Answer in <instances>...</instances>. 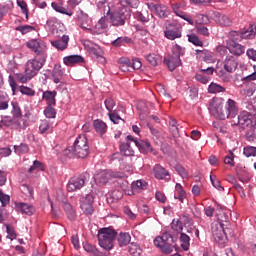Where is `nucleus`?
Masks as SVG:
<instances>
[{"label": "nucleus", "instance_id": "1", "mask_svg": "<svg viewBox=\"0 0 256 256\" xmlns=\"http://www.w3.org/2000/svg\"><path fill=\"white\" fill-rule=\"evenodd\" d=\"M209 111L211 115L225 121V119H233L239 114V107H237V102L233 99H228L223 108V98H213L210 101Z\"/></svg>", "mask_w": 256, "mask_h": 256}, {"label": "nucleus", "instance_id": "2", "mask_svg": "<svg viewBox=\"0 0 256 256\" xmlns=\"http://www.w3.org/2000/svg\"><path fill=\"white\" fill-rule=\"evenodd\" d=\"M246 111H242L238 114L237 122L232 124L238 127L240 131H245L250 127L256 125V107L253 104L246 105Z\"/></svg>", "mask_w": 256, "mask_h": 256}, {"label": "nucleus", "instance_id": "3", "mask_svg": "<svg viewBox=\"0 0 256 256\" xmlns=\"http://www.w3.org/2000/svg\"><path fill=\"white\" fill-rule=\"evenodd\" d=\"M98 243L105 251H111L115 246V237H117V231L112 228H101L98 232Z\"/></svg>", "mask_w": 256, "mask_h": 256}, {"label": "nucleus", "instance_id": "4", "mask_svg": "<svg viewBox=\"0 0 256 256\" xmlns=\"http://www.w3.org/2000/svg\"><path fill=\"white\" fill-rule=\"evenodd\" d=\"M185 55V48L176 44L172 47V54L164 58V65H166L169 71H173L176 67H181V57Z\"/></svg>", "mask_w": 256, "mask_h": 256}, {"label": "nucleus", "instance_id": "5", "mask_svg": "<svg viewBox=\"0 0 256 256\" xmlns=\"http://www.w3.org/2000/svg\"><path fill=\"white\" fill-rule=\"evenodd\" d=\"M174 243L175 239L169 232H164L162 236H158L154 239L155 247L161 249L162 253H165V255L173 253V249L175 248Z\"/></svg>", "mask_w": 256, "mask_h": 256}, {"label": "nucleus", "instance_id": "6", "mask_svg": "<svg viewBox=\"0 0 256 256\" xmlns=\"http://www.w3.org/2000/svg\"><path fill=\"white\" fill-rule=\"evenodd\" d=\"M170 9L176 17H180V19L187 21L189 25H195L193 17L185 12L187 9V3L185 1L171 2Z\"/></svg>", "mask_w": 256, "mask_h": 256}, {"label": "nucleus", "instance_id": "7", "mask_svg": "<svg viewBox=\"0 0 256 256\" xmlns=\"http://www.w3.org/2000/svg\"><path fill=\"white\" fill-rule=\"evenodd\" d=\"M74 153L79 159H85L89 155V142L85 134L79 135L74 142Z\"/></svg>", "mask_w": 256, "mask_h": 256}, {"label": "nucleus", "instance_id": "8", "mask_svg": "<svg viewBox=\"0 0 256 256\" xmlns=\"http://www.w3.org/2000/svg\"><path fill=\"white\" fill-rule=\"evenodd\" d=\"M46 61L47 58H41L39 56H35L33 59L28 60L25 66L26 73L32 78L35 77L37 73L43 69Z\"/></svg>", "mask_w": 256, "mask_h": 256}, {"label": "nucleus", "instance_id": "9", "mask_svg": "<svg viewBox=\"0 0 256 256\" xmlns=\"http://www.w3.org/2000/svg\"><path fill=\"white\" fill-rule=\"evenodd\" d=\"M125 173L123 172H113L112 170H102L95 175L94 179L98 185H107L109 179H123Z\"/></svg>", "mask_w": 256, "mask_h": 256}, {"label": "nucleus", "instance_id": "10", "mask_svg": "<svg viewBox=\"0 0 256 256\" xmlns=\"http://www.w3.org/2000/svg\"><path fill=\"white\" fill-rule=\"evenodd\" d=\"M131 17V11L126 8L118 7L116 11H114L110 15V21L114 27H121L125 25V21Z\"/></svg>", "mask_w": 256, "mask_h": 256}, {"label": "nucleus", "instance_id": "11", "mask_svg": "<svg viewBox=\"0 0 256 256\" xmlns=\"http://www.w3.org/2000/svg\"><path fill=\"white\" fill-rule=\"evenodd\" d=\"M89 177L90 175L87 172H84L79 176H73L70 178L67 184V191L73 193V191H79V189H83V187H85V183L89 181Z\"/></svg>", "mask_w": 256, "mask_h": 256}, {"label": "nucleus", "instance_id": "12", "mask_svg": "<svg viewBox=\"0 0 256 256\" xmlns=\"http://www.w3.org/2000/svg\"><path fill=\"white\" fill-rule=\"evenodd\" d=\"M26 47L31 49L36 54V57L47 58V45L45 42L32 39L26 43Z\"/></svg>", "mask_w": 256, "mask_h": 256}, {"label": "nucleus", "instance_id": "13", "mask_svg": "<svg viewBox=\"0 0 256 256\" xmlns=\"http://www.w3.org/2000/svg\"><path fill=\"white\" fill-rule=\"evenodd\" d=\"M216 217L218 219L219 222V226L220 227H225L227 229V231H230V226L231 224L229 223L231 216H229V211L227 209H225V207H223L220 204H217L216 206Z\"/></svg>", "mask_w": 256, "mask_h": 256}, {"label": "nucleus", "instance_id": "14", "mask_svg": "<svg viewBox=\"0 0 256 256\" xmlns=\"http://www.w3.org/2000/svg\"><path fill=\"white\" fill-rule=\"evenodd\" d=\"M148 9L153 11L160 19H165L171 15V10L163 4H148Z\"/></svg>", "mask_w": 256, "mask_h": 256}, {"label": "nucleus", "instance_id": "15", "mask_svg": "<svg viewBox=\"0 0 256 256\" xmlns=\"http://www.w3.org/2000/svg\"><path fill=\"white\" fill-rule=\"evenodd\" d=\"M194 25L198 26V33H209V27H207V23H209V16L204 14H196L195 15Z\"/></svg>", "mask_w": 256, "mask_h": 256}, {"label": "nucleus", "instance_id": "16", "mask_svg": "<svg viewBox=\"0 0 256 256\" xmlns=\"http://www.w3.org/2000/svg\"><path fill=\"white\" fill-rule=\"evenodd\" d=\"M93 59H97L98 63H101L102 65H105L107 63V59L105 58V52L99 45L95 44L93 48H90L88 52Z\"/></svg>", "mask_w": 256, "mask_h": 256}, {"label": "nucleus", "instance_id": "17", "mask_svg": "<svg viewBox=\"0 0 256 256\" xmlns=\"http://www.w3.org/2000/svg\"><path fill=\"white\" fill-rule=\"evenodd\" d=\"M255 35V33H230L228 34L229 40L227 43H239V41H243V39H253Z\"/></svg>", "mask_w": 256, "mask_h": 256}, {"label": "nucleus", "instance_id": "18", "mask_svg": "<svg viewBox=\"0 0 256 256\" xmlns=\"http://www.w3.org/2000/svg\"><path fill=\"white\" fill-rule=\"evenodd\" d=\"M78 22L82 31H92L91 19H89V15L83 11H81L78 15Z\"/></svg>", "mask_w": 256, "mask_h": 256}, {"label": "nucleus", "instance_id": "19", "mask_svg": "<svg viewBox=\"0 0 256 256\" xmlns=\"http://www.w3.org/2000/svg\"><path fill=\"white\" fill-rule=\"evenodd\" d=\"M154 176L156 179H171V175L169 171H167L163 166L160 164H156L153 168Z\"/></svg>", "mask_w": 256, "mask_h": 256}, {"label": "nucleus", "instance_id": "20", "mask_svg": "<svg viewBox=\"0 0 256 256\" xmlns=\"http://www.w3.org/2000/svg\"><path fill=\"white\" fill-rule=\"evenodd\" d=\"M51 7L57 13H61L62 15H67L68 17H73V10H71L69 8H65L63 6V1L52 2Z\"/></svg>", "mask_w": 256, "mask_h": 256}, {"label": "nucleus", "instance_id": "21", "mask_svg": "<svg viewBox=\"0 0 256 256\" xmlns=\"http://www.w3.org/2000/svg\"><path fill=\"white\" fill-rule=\"evenodd\" d=\"M115 238L119 247H127L131 243V234L128 232H120L119 234L116 232Z\"/></svg>", "mask_w": 256, "mask_h": 256}, {"label": "nucleus", "instance_id": "22", "mask_svg": "<svg viewBox=\"0 0 256 256\" xmlns=\"http://www.w3.org/2000/svg\"><path fill=\"white\" fill-rule=\"evenodd\" d=\"M228 45V50L232 55H236V57H239L241 55H243V53H245V46L237 43V42H233V43H227Z\"/></svg>", "mask_w": 256, "mask_h": 256}, {"label": "nucleus", "instance_id": "23", "mask_svg": "<svg viewBox=\"0 0 256 256\" xmlns=\"http://www.w3.org/2000/svg\"><path fill=\"white\" fill-rule=\"evenodd\" d=\"M1 123L4 125V127H9L10 129H21L23 127L17 119L9 116L3 117Z\"/></svg>", "mask_w": 256, "mask_h": 256}, {"label": "nucleus", "instance_id": "24", "mask_svg": "<svg viewBox=\"0 0 256 256\" xmlns=\"http://www.w3.org/2000/svg\"><path fill=\"white\" fill-rule=\"evenodd\" d=\"M15 209L16 211L24 213L25 215H33V213H35V208L33 207V205H29L23 202L15 203Z\"/></svg>", "mask_w": 256, "mask_h": 256}, {"label": "nucleus", "instance_id": "25", "mask_svg": "<svg viewBox=\"0 0 256 256\" xmlns=\"http://www.w3.org/2000/svg\"><path fill=\"white\" fill-rule=\"evenodd\" d=\"M63 63L69 67L71 65H77V63H85V58L81 55H70L63 58Z\"/></svg>", "mask_w": 256, "mask_h": 256}, {"label": "nucleus", "instance_id": "26", "mask_svg": "<svg viewBox=\"0 0 256 256\" xmlns=\"http://www.w3.org/2000/svg\"><path fill=\"white\" fill-rule=\"evenodd\" d=\"M51 45L59 51H65V49H67V46L69 45V37L67 35H63L61 39L51 41Z\"/></svg>", "mask_w": 256, "mask_h": 256}, {"label": "nucleus", "instance_id": "27", "mask_svg": "<svg viewBox=\"0 0 256 256\" xmlns=\"http://www.w3.org/2000/svg\"><path fill=\"white\" fill-rule=\"evenodd\" d=\"M237 60L233 56H227L224 62V69L228 73H233L237 69Z\"/></svg>", "mask_w": 256, "mask_h": 256}, {"label": "nucleus", "instance_id": "28", "mask_svg": "<svg viewBox=\"0 0 256 256\" xmlns=\"http://www.w3.org/2000/svg\"><path fill=\"white\" fill-rule=\"evenodd\" d=\"M136 147L139 149L140 153L147 155V153L153 152V148L151 147V143L143 140L135 141Z\"/></svg>", "mask_w": 256, "mask_h": 256}, {"label": "nucleus", "instance_id": "29", "mask_svg": "<svg viewBox=\"0 0 256 256\" xmlns=\"http://www.w3.org/2000/svg\"><path fill=\"white\" fill-rule=\"evenodd\" d=\"M57 97V91H44L42 95V99L47 102V105H57V100L55 99Z\"/></svg>", "mask_w": 256, "mask_h": 256}, {"label": "nucleus", "instance_id": "30", "mask_svg": "<svg viewBox=\"0 0 256 256\" xmlns=\"http://www.w3.org/2000/svg\"><path fill=\"white\" fill-rule=\"evenodd\" d=\"M93 127L99 135H105L107 133V124L103 120L97 119L93 121Z\"/></svg>", "mask_w": 256, "mask_h": 256}, {"label": "nucleus", "instance_id": "31", "mask_svg": "<svg viewBox=\"0 0 256 256\" xmlns=\"http://www.w3.org/2000/svg\"><path fill=\"white\" fill-rule=\"evenodd\" d=\"M119 3L118 7H120V9H127L128 7H132V9H137V7H139V0H118Z\"/></svg>", "mask_w": 256, "mask_h": 256}, {"label": "nucleus", "instance_id": "32", "mask_svg": "<svg viewBox=\"0 0 256 256\" xmlns=\"http://www.w3.org/2000/svg\"><path fill=\"white\" fill-rule=\"evenodd\" d=\"M175 195L174 198L178 199L180 203H183L185 201V198L187 197V194L185 193V190H183V186L181 184L177 183L175 186Z\"/></svg>", "mask_w": 256, "mask_h": 256}, {"label": "nucleus", "instance_id": "33", "mask_svg": "<svg viewBox=\"0 0 256 256\" xmlns=\"http://www.w3.org/2000/svg\"><path fill=\"white\" fill-rule=\"evenodd\" d=\"M229 234H231V229L229 231L225 227H220V231L219 232L213 231V236H214L216 241H223V239H226L227 235H229Z\"/></svg>", "mask_w": 256, "mask_h": 256}, {"label": "nucleus", "instance_id": "34", "mask_svg": "<svg viewBox=\"0 0 256 256\" xmlns=\"http://www.w3.org/2000/svg\"><path fill=\"white\" fill-rule=\"evenodd\" d=\"M190 241H191V238L187 234L183 232L180 233V243L184 251H189V247L191 245Z\"/></svg>", "mask_w": 256, "mask_h": 256}, {"label": "nucleus", "instance_id": "35", "mask_svg": "<svg viewBox=\"0 0 256 256\" xmlns=\"http://www.w3.org/2000/svg\"><path fill=\"white\" fill-rule=\"evenodd\" d=\"M120 151L126 157H133L135 155V151L131 149V144L129 142L121 144Z\"/></svg>", "mask_w": 256, "mask_h": 256}, {"label": "nucleus", "instance_id": "36", "mask_svg": "<svg viewBox=\"0 0 256 256\" xmlns=\"http://www.w3.org/2000/svg\"><path fill=\"white\" fill-rule=\"evenodd\" d=\"M245 138L247 141H250V143L256 142V124L250 128H247Z\"/></svg>", "mask_w": 256, "mask_h": 256}, {"label": "nucleus", "instance_id": "37", "mask_svg": "<svg viewBox=\"0 0 256 256\" xmlns=\"http://www.w3.org/2000/svg\"><path fill=\"white\" fill-rule=\"evenodd\" d=\"M132 191L139 192L147 189V183L144 180H137L131 184Z\"/></svg>", "mask_w": 256, "mask_h": 256}, {"label": "nucleus", "instance_id": "38", "mask_svg": "<svg viewBox=\"0 0 256 256\" xmlns=\"http://www.w3.org/2000/svg\"><path fill=\"white\" fill-rule=\"evenodd\" d=\"M145 59L153 65V67H157L159 65V62L161 61V56L157 54H148L145 56Z\"/></svg>", "mask_w": 256, "mask_h": 256}, {"label": "nucleus", "instance_id": "39", "mask_svg": "<svg viewBox=\"0 0 256 256\" xmlns=\"http://www.w3.org/2000/svg\"><path fill=\"white\" fill-rule=\"evenodd\" d=\"M14 151L17 155H25L26 153H29V145L25 143L14 145Z\"/></svg>", "mask_w": 256, "mask_h": 256}, {"label": "nucleus", "instance_id": "40", "mask_svg": "<svg viewBox=\"0 0 256 256\" xmlns=\"http://www.w3.org/2000/svg\"><path fill=\"white\" fill-rule=\"evenodd\" d=\"M52 78L54 83L56 84L61 83V79H63V72L61 70V66L53 70Z\"/></svg>", "mask_w": 256, "mask_h": 256}, {"label": "nucleus", "instance_id": "41", "mask_svg": "<svg viewBox=\"0 0 256 256\" xmlns=\"http://www.w3.org/2000/svg\"><path fill=\"white\" fill-rule=\"evenodd\" d=\"M170 131L172 132L173 137H179V124L177 120L170 119L169 121Z\"/></svg>", "mask_w": 256, "mask_h": 256}, {"label": "nucleus", "instance_id": "42", "mask_svg": "<svg viewBox=\"0 0 256 256\" xmlns=\"http://www.w3.org/2000/svg\"><path fill=\"white\" fill-rule=\"evenodd\" d=\"M17 81L19 83H27L28 81H31L33 78L27 73V70L24 71V73H18L15 75Z\"/></svg>", "mask_w": 256, "mask_h": 256}, {"label": "nucleus", "instance_id": "43", "mask_svg": "<svg viewBox=\"0 0 256 256\" xmlns=\"http://www.w3.org/2000/svg\"><path fill=\"white\" fill-rule=\"evenodd\" d=\"M128 251L132 256H141V253H143V250L139 247V245L133 243L130 244Z\"/></svg>", "mask_w": 256, "mask_h": 256}, {"label": "nucleus", "instance_id": "44", "mask_svg": "<svg viewBox=\"0 0 256 256\" xmlns=\"http://www.w3.org/2000/svg\"><path fill=\"white\" fill-rule=\"evenodd\" d=\"M64 210L66 211L67 217L68 219H70V221L75 220V209H73V206H71V204L65 203Z\"/></svg>", "mask_w": 256, "mask_h": 256}, {"label": "nucleus", "instance_id": "45", "mask_svg": "<svg viewBox=\"0 0 256 256\" xmlns=\"http://www.w3.org/2000/svg\"><path fill=\"white\" fill-rule=\"evenodd\" d=\"M44 115L47 119H55L57 111L53 108V105H48L44 110Z\"/></svg>", "mask_w": 256, "mask_h": 256}, {"label": "nucleus", "instance_id": "46", "mask_svg": "<svg viewBox=\"0 0 256 256\" xmlns=\"http://www.w3.org/2000/svg\"><path fill=\"white\" fill-rule=\"evenodd\" d=\"M171 229L176 231V233H181L183 231V222L179 219H173L171 223Z\"/></svg>", "mask_w": 256, "mask_h": 256}, {"label": "nucleus", "instance_id": "47", "mask_svg": "<svg viewBox=\"0 0 256 256\" xmlns=\"http://www.w3.org/2000/svg\"><path fill=\"white\" fill-rule=\"evenodd\" d=\"M80 208L82 209L83 213H85V215H93V212L95 211L93 209V204H89L87 202H82Z\"/></svg>", "mask_w": 256, "mask_h": 256}, {"label": "nucleus", "instance_id": "48", "mask_svg": "<svg viewBox=\"0 0 256 256\" xmlns=\"http://www.w3.org/2000/svg\"><path fill=\"white\" fill-rule=\"evenodd\" d=\"M35 170L45 171V165L41 161L35 160L28 171L29 173H33Z\"/></svg>", "mask_w": 256, "mask_h": 256}, {"label": "nucleus", "instance_id": "49", "mask_svg": "<svg viewBox=\"0 0 256 256\" xmlns=\"http://www.w3.org/2000/svg\"><path fill=\"white\" fill-rule=\"evenodd\" d=\"M62 157L64 159H73V157H76L75 148L72 146V147H68V148L64 149L62 151Z\"/></svg>", "mask_w": 256, "mask_h": 256}, {"label": "nucleus", "instance_id": "50", "mask_svg": "<svg viewBox=\"0 0 256 256\" xmlns=\"http://www.w3.org/2000/svg\"><path fill=\"white\" fill-rule=\"evenodd\" d=\"M208 91L209 93H225V88L219 84L211 83Z\"/></svg>", "mask_w": 256, "mask_h": 256}, {"label": "nucleus", "instance_id": "51", "mask_svg": "<svg viewBox=\"0 0 256 256\" xmlns=\"http://www.w3.org/2000/svg\"><path fill=\"white\" fill-rule=\"evenodd\" d=\"M188 41L193 45H196V47H203V41H201L199 36L195 34H188Z\"/></svg>", "mask_w": 256, "mask_h": 256}, {"label": "nucleus", "instance_id": "52", "mask_svg": "<svg viewBox=\"0 0 256 256\" xmlns=\"http://www.w3.org/2000/svg\"><path fill=\"white\" fill-rule=\"evenodd\" d=\"M11 105L13 107V109H12L13 117H15V119L21 118L23 114L21 113V107H19V103L12 102Z\"/></svg>", "mask_w": 256, "mask_h": 256}, {"label": "nucleus", "instance_id": "53", "mask_svg": "<svg viewBox=\"0 0 256 256\" xmlns=\"http://www.w3.org/2000/svg\"><path fill=\"white\" fill-rule=\"evenodd\" d=\"M11 201V196L0 191V202L2 207H7Z\"/></svg>", "mask_w": 256, "mask_h": 256}, {"label": "nucleus", "instance_id": "54", "mask_svg": "<svg viewBox=\"0 0 256 256\" xmlns=\"http://www.w3.org/2000/svg\"><path fill=\"white\" fill-rule=\"evenodd\" d=\"M164 33H177V23L166 22Z\"/></svg>", "mask_w": 256, "mask_h": 256}, {"label": "nucleus", "instance_id": "55", "mask_svg": "<svg viewBox=\"0 0 256 256\" xmlns=\"http://www.w3.org/2000/svg\"><path fill=\"white\" fill-rule=\"evenodd\" d=\"M20 93H22V95H27L28 97H35V90L27 86H21Z\"/></svg>", "mask_w": 256, "mask_h": 256}, {"label": "nucleus", "instance_id": "56", "mask_svg": "<svg viewBox=\"0 0 256 256\" xmlns=\"http://www.w3.org/2000/svg\"><path fill=\"white\" fill-rule=\"evenodd\" d=\"M48 27H50L51 33H59L63 30H59V27H62L61 23L58 22H48L47 23Z\"/></svg>", "mask_w": 256, "mask_h": 256}, {"label": "nucleus", "instance_id": "57", "mask_svg": "<svg viewBox=\"0 0 256 256\" xmlns=\"http://www.w3.org/2000/svg\"><path fill=\"white\" fill-rule=\"evenodd\" d=\"M9 109V99L5 95H0V111H5Z\"/></svg>", "mask_w": 256, "mask_h": 256}, {"label": "nucleus", "instance_id": "58", "mask_svg": "<svg viewBox=\"0 0 256 256\" xmlns=\"http://www.w3.org/2000/svg\"><path fill=\"white\" fill-rule=\"evenodd\" d=\"M15 31H19L20 33H31L35 31V28L30 25L18 26Z\"/></svg>", "mask_w": 256, "mask_h": 256}, {"label": "nucleus", "instance_id": "59", "mask_svg": "<svg viewBox=\"0 0 256 256\" xmlns=\"http://www.w3.org/2000/svg\"><path fill=\"white\" fill-rule=\"evenodd\" d=\"M245 157H256V147L248 146L244 148Z\"/></svg>", "mask_w": 256, "mask_h": 256}, {"label": "nucleus", "instance_id": "60", "mask_svg": "<svg viewBox=\"0 0 256 256\" xmlns=\"http://www.w3.org/2000/svg\"><path fill=\"white\" fill-rule=\"evenodd\" d=\"M84 250L87 251V253H92V255H97L99 251L97 248L89 243L84 244Z\"/></svg>", "mask_w": 256, "mask_h": 256}, {"label": "nucleus", "instance_id": "61", "mask_svg": "<svg viewBox=\"0 0 256 256\" xmlns=\"http://www.w3.org/2000/svg\"><path fill=\"white\" fill-rule=\"evenodd\" d=\"M104 104H105L107 111H109L111 113V111H113V108L115 107V100H113V98H107L104 101Z\"/></svg>", "mask_w": 256, "mask_h": 256}, {"label": "nucleus", "instance_id": "62", "mask_svg": "<svg viewBox=\"0 0 256 256\" xmlns=\"http://www.w3.org/2000/svg\"><path fill=\"white\" fill-rule=\"evenodd\" d=\"M218 21H219L220 25H223L224 27L231 26V19H229L228 16L222 15L219 17Z\"/></svg>", "mask_w": 256, "mask_h": 256}, {"label": "nucleus", "instance_id": "63", "mask_svg": "<svg viewBox=\"0 0 256 256\" xmlns=\"http://www.w3.org/2000/svg\"><path fill=\"white\" fill-rule=\"evenodd\" d=\"M109 118L112 123H115V125H117L120 121H123V119L121 118V116H119V114H117V112L109 113Z\"/></svg>", "mask_w": 256, "mask_h": 256}, {"label": "nucleus", "instance_id": "64", "mask_svg": "<svg viewBox=\"0 0 256 256\" xmlns=\"http://www.w3.org/2000/svg\"><path fill=\"white\" fill-rule=\"evenodd\" d=\"M49 129H51V127L49 126V123L47 121L41 122L39 126L40 133L45 134L49 131Z\"/></svg>", "mask_w": 256, "mask_h": 256}]
</instances>
